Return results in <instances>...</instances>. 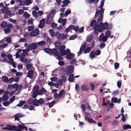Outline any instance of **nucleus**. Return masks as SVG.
I'll return each instance as SVG.
<instances>
[{
	"label": "nucleus",
	"mask_w": 131,
	"mask_h": 131,
	"mask_svg": "<svg viewBox=\"0 0 131 131\" xmlns=\"http://www.w3.org/2000/svg\"><path fill=\"white\" fill-rule=\"evenodd\" d=\"M66 92L65 90H62L60 91L58 94L57 93H54L53 97L57 99L62 100L64 98Z\"/></svg>",
	"instance_id": "nucleus-1"
},
{
	"label": "nucleus",
	"mask_w": 131,
	"mask_h": 131,
	"mask_svg": "<svg viewBox=\"0 0 131 131\" xmlns=\"http://www.w3.org/2000/svg\"><path fill=\"white\" fill-rule=\"evenodd\" d=\"M98 26L100 27L99 29V32H102L104 30H107L108 28V23L106 22L104 24L103 23H100Z\"/></svg>",
	"instance_id": "nucleus-2"
},
{
	"label": "nucleus",
	"mask_w": 131,
	"mask_h": 131,
	"mask_svg": "<svg viewBox=\"0 0 131 131\" xmlns=\"http://www.w3.org/2000/svg\"><path fill=\"white\" fill-rule=\"evenodd\" d=\"M55 35L58 37V39L59 40L66 39L67 37L66 35L64 34H61L59 31L56 32Z\"/></svg>",
	"instance_id": "nucleus-3"
},
{
	"label": "nucleus",
	"mask_w": 131,
	"mask_h": 131,
	"mask_svg": "<svg viewBox=\"0 0 131 131\" xmlns=\"http://www.w3.org/2000/svg\"><path fill=\"white\" fill-rule=\"evenodd\" d=\"M16 128H17V126L10 125L9 124H7L6 126V127L2 128V129L8 130H14L16 131Z\"/></svg>",
	"instance_id": "nucleus-4"
},
{
	"label": "nucleus",
	"mask_w": 131,
	"mask_h": 131,
	"mask_svg": "<svg viewBox=\"0 0 131 131\" xmlns=\"http://www.w3.org/2000/svg\"><path fill=\"white\" fill-rule=\"evenodd\" d=\"M45 99H42V98H40L39 100L35 99V106H36L41 105L44 104L45 101Z\"/></svg>",
	"instance_id": "nucleus-5"
},
{
	"label": "nucleus",
	"mask_w": 131,
	"mask_h": 131,
	"mask_svg": "<svg viewBox=\"0 0 131 131\" xmlns=\"http://www.w3.org/2000/svg\"><path fill=\"white\" fill-rule=\"evenodd\" d=\"M74 66L73 65H70L66 68V73L67 74L69 75L73 72Z\"/></svg>",
	"instance_id": "nucleus-6"
},
{
	"label": "nucleus",
	"mask_w": 131,
	"mask_h": 131,
	"mask_svg": "<svg viewBox=\"0 0 131 131\" xmlns=\"http://www.w3.org/2000/svg\"><path fill=\"white\" fill-rule=\"evenodd\" d=\"M22 51L23 53L21 54V56L20 57V60L21 62H23L24 59L26 56H28L29 55V53H28L24 51L23 50H22Z\"/></svg>",
	"instance_id": "nucleus-7"
},
{
	"label": "nucleus",
	"mask_w": 131,
	"mask_h": 131,
	"mask_svg": "<svg viewBox=\"0 0 131 131\" xmlns=\"http://www.w3.org/2000/svg\"><path fill=\"white\" fill-rule=\"evenodd\" d=\"M81 89L83 91H86L90 90V87L87 84H84L81 85Z\"/></svg>",
	"instance_id": "nucleus-8"
},
{
	"label": "nucleus",
	"mask_w": 131,
	"mask_h": 131,
	"mask_svg": "<svg viewBox=\"0 0 131 131\" xmlns=\"http://www.w3.org/2000/svg\"><path fill=\"white\" fill-rule=\"evenodd\" d=\"M107 37L104 36V34L102 33L100 36L99 40L102 41L103 42H105L107 41Z\"/></svg>",
	"instance_id": "nucleus-9"
},
{
	"label": "nucleus",
	"mask_w": 131,
	"mask_h": 131,
	"mask_svg": "<svg viewBox=\"0 0 131 131\" xmlns=\"http://www.w3.org/2000/svg\"><path fill=\"white\" fill-rule=\"evenodd\" d=\"M39 29L38 28H36L30 33V36L32 37L37 36L39 34Z\"/></svg>",
	"instance_id": "nucleus-10"
},
{
	"label": "nucleus",
	"mask_w": 131,
	"mask_h": 131,
	"mask_svg": "<svg viewBox=\"0 0 131 131\" xmlns=\"http://www.w3.org/2000/svg\"><path fill=\"white\" fill-rule=\"evenodd\" d=\"M59 50V49H57V48H53L51 49L50 51V54L51 53L55 55L56 56V55H58V54H59V52L57 50Z\"/></svg>",
	"instance_id": "nucleus-11"
},
{
	"label": "nucleus",
	"mask_w": 131,
	"mask_h": 131,
	"mask_svg": "<svg viewBox=\"0 0 131 131\" xmlns=\"http://www.w3.org/2000/svg\"><path fill=\"white\" fill-rule=\"evenodd\" d=\"M37 47V44L35 43L31 44L28 46V48H29L31 50L36 49Z\"/></svg>",
	"instance_id": "nucleus-12"
},
{
	"label": "nucleus",
	"mask_w": 131,
	"mask_h": 131,
	"mask_svg": "<svg viewBox=\"0 0 131 131\" xmlns=\"http://www.w3.org/2000/svg\"><path fill=\"white\" fill-rule=\"evenodd\" d=\"M59 52H60V54L61 56H64L65 55H67V53L70 52V50L68 49H66V50H60Z\"/></svg>",
	"instance_id": "nucleus-13"
},
{
	"label": "nucleus",
	"mask_w": 131,
	"mask_h": 131,
	"mask_svg": "<svg viewBox=\"0 0 131 131\" xmlns=\"http://www.w3.org/2000/svg\"><path fill=\"white\" fill-rule=\"evenodd\" d=\"M66 58L68 59H73L75 55L74 54L71 53L70 50V52L67 53V55Z\"/></svg>",
	"instance_id": "nucleus-14"
},
{
	"label": "nucleus",
	"mask_w": 131,
	"mask_h": 131,
	"mask_svg": "<svg viewBox=\"0 0 131 131\" xmlns=\"http://www.w3.org/2000/svg\"><path fill=\"white\" fill-rule=\"evenodd\" d=\"M53 18L52 16H49V15H48L46 20V23L48 24H50L52 21Z\"/></svg>",
	"instance_id": "nucleus-15"
},
{
	"label": "nucleus",
	"mask_w": 131,
	"mask_h": 131,
	"mask_svg": "<svg viewBox=\"0 0 131 131\" xmlns=\"http://www.w3.org/2000/svg\"><path fill=\"white\" fill-rule=\"evenodd\" d=\"M99 28L100 27L98 25H97L95 27H93V29L94 30L93 33L95 35H98Z\"/></svg>",
	"instance_id": "nucleus-16"
},
{
	"label": "nucleus",
	"mask_w": 131,
	"mask_h": 131,
	"mask_svg": "<svg viewBox=\"0 0 131 131\" xmlns=\"http://www.w3.org/2000/svg\"><path fill=\"white\" fill-rule=\"evenodd\" d=\"M39 95H42L43 94H45L47 92V91L43 87H42L41 89L39 90Z\"/></svg>",
	"instance_id": "nucleus-17"
},
{
	"label": "nucleus",
	"mask_w": 131,
	"mask_h": 131,
	"mask_svg": "<svg viewBox=\"0 0 131 131\" xmlns=\"http://www.w3.org/2000/svg\"><path fill=\"white\" fill-rule=\"evenodd\" d=\"M34 70V69L33 70H29L27 76V77L30 79H31L33 77Z\"/></svg>",
	"instance_id": "nucleus-18"
},
{
	"label": "nucleus",
	"mask_w": 131,
	"mask_h": 131,
	"mask_svg": "<svg viewBox=\"0 0 131 131\" xmlns=\"http://www.w3.org/2000/svg\"><path fill=\"white\" fill-rule=\"evenodd\" d=\"M63 4L61 5L62 7H65L68 6V4L70 3V1L69 0H64L62 2Z\"/></svg>",
	"instance_id": "nucleus-19"
},
{
	"label": "nucleus",
	"mask_w": 131,
	"mask_h": 131,
	"mask_svg": "<svg viewBox=\"0 0 131 131\" xmlns=\"http://www.w3.org/2000/svg\"><path fill=\"white\" fill-rule=\"evenodd\" d=\"M35 99L33 100L32 99H30L27 101V104L30 105H33L35 106Z\"/></svg>",
	"instance_id": "nucleus-20"
},
{
	"label": "nucleus",
	"mask_w": 131,
	"mask_h": 131,
	"mask_svg": "<svg viewBox=\"0 0 131 131\" xmlns=\"http://www.w3.org/2000/svg\"><path fill=\"white\" fill-rule=\"evenodd\" d=\"M85 119L87 120L90 123H96V122L93 119L90 118L88 117L85 116Z\"/></svg>",
	"instance_id": "nucleus-21"
},
{
	"label": "nucleus",
	"mask_w": 131,
	"mask_h": 131,
	"mask_svg": "<svg viewBox=\"0 0 131 131\" xmlns=\"http://www.w3.org/2000/svg\"><path fill=\"white\" fill-rule=\"evenodd\" d=\"M122 128L123 129V130H125L128 128L131 129V126L129 124H125L122 126Z\"/></svg>",
	"instance_id": "nucleus-22"
},
{
	"label": "nucleus",
	"mask_w": 131,
	"mask_h": 131,
	"mask_svg": "<svg viewBox=\"0 0 131 131\" xmlns=\"http://www.w3.org/2000/svg\"><path fill=\"white\" fill-rule=\"evenodd\" d=\"M17 126V128H16V131H21L22 129H24L23 126L19 124Z\"/></svg>",
	"instance_id": "nucleus-23"
},
{
	"label": "nucleus",
	"mask_w": 131,
	"mask_h": 131,
	"mask_svg": "<svg viewBox=\"0 0 131 131\" xmlns=\"http://www.w3.org/2000/svg\"><path fill=\"white\" fill-rule=\"evenodd\" d=\"M26 101H20L19 102V104H18L17 106L19 107H21L26 103Z\"/></svg>",
	"instance_id": "nucleus-24"
},
{
	"label": "nucleus",
	"mask_w": 131,
	"mask_h": 131,
	"mask_svg": "<svg viewBox=\"0 0 131 131\" xmlns=\"http://www.w3.org/2000/svg\"><path fill=\"white\" fill-rule=\"evenodd\" d=\"M39 88V86L37 85H35L33 88L32 90V92H39L38 89Z\"/></svg>",
	"instance_id": "nucleus-25"
},
{
	"label": "nucleus",
	"mask_w": 131,
	"mask_h": 131,
	"mask_svg": "<svg viewBox=\"0 0 131 131\" xmlns=\"http://www.w3.org/2000/svg\"><path fill=\"white\" fill-rule=\"evenodd\" d=\"M91 48H90V47H87L86 48L84 49V53L85 54L86 53H89L91 51Z\"/></svg>",
	"instance_id": "nucleus-26"
},
{
	"label": "nucleus",
	"mask_w": 131,
	"mask_h": 131,
	"mask_svg": "<svg viewBox=\"0 0 131 131\" xmlns=\"http://www.w3.org/2000/svg\"><path fill=\"white\" fill-rule=\"evenodd\" d=\"M96 21L95 20H93L91 22L90 25L92 27H94L95 26L97 25H98L97 24H96Z\"/></svg>",
	"instance_id": "nucleus-27"
},
{
	"label": "nucleus",
	"mask_w": 131,
	"mask_h": 131,
	"mask_svg": "<svg viewBox=\"0 0 131 131\" xmlns=\"http://www.w3.org/2000/svg\"><path fill=\"white\" fill-rule=\"evenodd\" d=\"M74 74H71L69 76L68 80L70 82H73V80Z\"/></svg>",
	"instance_id": "nucleus-28"
},
{
	"label": "nucleus",
	"mask_w": 131,
	"mask_h": 131,
	"mask_svg": "<svg viewBox=\"0 0 131 131\" xmlns=\"http://www.w3.org/2000/svg\"><path fill=\"white\" fill-rule=\"evenodd\" d=\"M96 55L95 52L93 50L92 51L90 52V57L92 58H94Z\"/></svg>",
	"instance_id": "nucleus-29"
},
{
	"label": "nucleus",
	"mask_w": 131,
	"mask_h": 131,
	"mask_svg": "<svg viewBox=\"0 0 131 131\" xmlns=\"http://www.w3.org/2000/svg\"><path fill=\"white\" fill-rule=\"evenodd\" d=\"M7 23L5 21H3L1 24V26L2 28H6L7 26Z\"/></svg>",
	"instance_id": "nucleus-30"
},
{
	"label": "nucleus",
	"mask_w": 131,
	"mask_h": 131,
	"mask_svg": "<svg viewBox=\"0 0 131 131\" xmlns=\"http://www.w3.org/2000/svg\"><path fill=\"white\" fill-rule=\"evenodd\" d=\"M103 18V16L102 15H100L97 20V23L98 24H99L100 23H102L101 22L102 21Z\"/></svg>",
	"instance_id": "nucleus-31"
},
{
	"label": "nucleus",
	"mask_w": 131,
	"mask_h": 131,
	"mask_svg": "<svg viewBox=\"0 0 131 131\" xmlns=\"http://www.w3.org/2000/svg\"><path fill=\"white\" fill-rule=\"evenodd\" d=\"M37 45H38L40 46H42L46 44V42L44 41H42L37 42Z\"/></svg>",
	"instance_id": "nucleus-32"
},
{
	"label": "nucleus",
	"mask_w": 131,
	"mask_h": 131,
	"mask_svg": "<svg viewBox=\"0 0 131 131\" xmlns=\"http://www.w3.org/2000/svg\"><path fill=\"white\" fill-rule=\"evenodd\" d=\"M4 8L2 9L1 11L3 13H5L9 9V8L8 7L5 6L3 7Z\"/></svg>",
	"instance_id": "nucleus-33"
},
{
	"label": "nucleus",
	"mask_w": 131,
	"mask_h": 131,
	"mask_svg": "<svg viewBox=\"0 0 131 131\" xmlns=\"http://www.w3.org/2000/svg\"><path fill=\"white\" fill-rule=\"evenodd\" d=\"M32 97L34 99L36 98L38 95H39V92H32Z\"/></svg>",
	"instance_id": "nucleus-34"
},
{
	"label": "nucleus",
	"mask_w": 131,
	"mask_h": 131,
	"mask_svg": "<svg viewBox=\"0 0 131 131\" xmlns=\"http://www.w3.org/2000/svg\"><path fill=\"white\" fill-rule=\"evenodd\" d=\"M3 81L4 82L7 83L8 80V78L7 76H3L2 78Z\"/></svg>",
	"instance_id": "nucleus-35"
},
{
	"label": "nucleus",
	"mask_w": 131,
	"mask_h": 131,
	"mask_svg": "<svg viewBox=\"0 0 131 131\" xmlns=\"http://www.w3.org/2000/svg\"><path fill=\"white\" fill-rule=\"evenodd\" d=\"M55 102L56 101H53L50 103L49 102L46 104V105H48L49 107H51L53 106Z\"/></svg>",
	"instance_id": "nucleus-36"
},
{
	"label": "nucleus",
	"mask_w": 131,
	"mask_h": 131,
	"mask_svg": "<svg viewBox=\"0 0 131 131\" xmlns=\"http://www.w3.org/2000/svg\"><path fill=\"white\" fill-rule=\"evenodd\" d=\"M71 11L70 9L69 8H68L66 11L65 12V16L66 17L69 14L71 13Z\"/></svg>",
	"instance_id": "nucleus-37"
},
{
	"label": "nucleus",
	"mask_w": 131,
	"mask_h": 131,
	"mask_svg": "<svg viewBox=\"0 0 131 131\" xmlns=\"http://www.w3.org/2000/svg\"><path fill=\"white\" fill-rule=\"evenodd\" d=\"M49 32L51 37H53L54 36V33L52 29H50Z\"/></svg>",
	"instance_id": "nucleus-38"
},
{
	"label": "nucleus",
	"mask_w": 131,
	"mask_h": 131,
	"mask_svg": "<svg viewBox=\"0 0 131 131\" xmlns=\"http://www.w3.org/2000/svg\"><path fill=\"white\" fill-rule=\"evenodd\" d=\"M86 42H85L83 44H82L81 46L80 49L82 50V49H83L84 50V49H85V48L86 46Z\"/></svg>",
	"instance_id": "nucleus-39"
},
{
	"label": "nucleus",
	"mask_w": 131,
	"mask_h": 131,
	"mask_svg": "<svg viewBox=\"0 0 131 131\" xmlns=\"http://www.w3.org/2000/svg\"><path fill=\"white\" fill-rule=\"evenodd\" d=\"M90 86L91 91H93L94 90L95 86L94 84L93 83L91 82L90 83Z\"/></svg>",
	"instance_id": "nucleus-40"
},
{
	"label": "nucleus",
	"mask_w": 131,
	"mask_h": 131,
	"mask_svg": "<svg viewBox=\"0 0 131 131\" xmlns=\"http://www.w3.org/2000/svg\"><path fill=\"white\" fill-rule=\"evenodd\" d=\"M75 91L77 92H79L80 89V86L79 84H76L75 87Z\"/></svg>",
	"instance_id": "nucleus-41"
},
{
	"label": "nucleus",
	"mask_w": 131,
	"mask_h": 131,
	"mask_svg": "<svg viewBox=\"0 0 131 131\" xmlns=\"http://www.w3.org/2000/svg\"><path fill=\"white\" fill-rule=\"evenodd\" d=\"M122 81L121 80H119L117 82V85L118 86V87L119 88H120L121 85H122Z\"/></svg>",
	"instance_id": "nucleus-42"
},
{
	"label": "nucleus",
	"mask_w": 131,
	"mask_h": 131,
	"mask_svg": "<svg viewBox=\"0 0 131 131\" xmlns=\"http://www.w3.org/2000/svg\"><path fill=\"white\" fill-rule=\"evenodd\" d=\"M58 55H56V56L57 57V59L59 60H63V58L61 56L60 53V52H59V54H58Z\"/></svg>",
	"instance_id": "nucleus-43"
},
{
	"label": "nucleus",
	"mask_w": 131,
	"mask_h": 131,
	"mask_svg": "<svg viewBox=\"0 0 131 131\" xmlns=\"http://www.w3.org/2000/svg\"><path fill=\"white\" fill-rule=\"evenodd\" d=\"M105 36L107 37V38H109L110 36V32L109 30L106 31L105 32Z\"/></svg>",
	"instance_id": "nucleus-44"
},
{
	"label": "nucleus",
	"mask_w": 131,
	"mask_h": 131,
	"mask_svg": "<svg viewBox=\"0 0 131 131\" xmlns=\"http://www.w3.org/2000/svg\"><path fill=\"white\" fill-rule=\"evenodd\" d=\"M92 39V36H88L86 38V41L87 42H90L91 41Z\"/></svg>",
	"instance_id": "nucleus-45"
},
{
	"label": "nucleus",
	"mask_w": 131,
	"mask_h": 131,
	"mask_svg": "<svg viewBox=\"0 0 131 131\" xmlns=\"http://www.w3.org/2000/svg\"><path fill=\"white\" fill-rule=\"evenodd\" d=\"M112 101L114 103H116L118 102V99L117 98L112 97L111 99Z\"/></svg>",
	"instance_id": "nucleus-46"
},
{
	"label": "nucleus",
	"mask_w": 131,
	"mask_h": 131,
	"mask_svg": "<svg viewBox=\"0 0 131 131\" xmlns=\"http://www.w3.org/2000/svg\"><path fill=\"white\" fill-rule=\"evenodd\" d=\"M8 95H4L2 96L3 100V101H6L8 98Z\"/></svg>",
	"instance_id": "nucleus-47"
},
{
	"label": "nucleus",
	"mask_w": 131,
	"mask_h": 131,
	"mask_svg": "<svg viewBox=\"0 0 131 131\" xmlns=\"http://www.w3.org/2000/svg\"><path fill=\"white\" fill-rule=\"evenodd\" d=\"M56 10L55 9H52L51 10V12L48 14L49 16H52V15H53L55 14Z\"/></svg>",
	"instance_id": "nucleus-48"
},
{
	"label": "nucleus",
	"mask_w": 131,
	"mask_h": 131,
	"mask_svg": "<svg viewBox=\"0 0 131 131\" xmlns=\"http://www.w3.org/2000/svg\"><path fill=\"white\" fill-rule=\"evenodd\" d=\"M32 14L35 17H38V15L37 12L36 11H33L32 12Z\"/></svg>",
	"instance_id": "nucleus-49"
},
{
	"label": "nucleus",
	"mask_w": 131,
	"mask_h": 131,
	"mask_svg": "<svg viewBox=\"0 0 131 131\" xmlns=\"http://www.w3.org/2000/svg\"><path fill=\"white\" fill-rule=\"evenodd\" d=\"M114 67L116 69H118L119 67V63L117 62H115L114 64Z\"/></svg>",
	"instance_id": "nucleus-50"
},
{
	"label": "nucleus",
	"mask_w": 131,
	"mask_h": 131,
	"mask_svg": "<svg viewBox=\"0 0 131 131\" xmlns=\"http://www.w3.org/2000/svg\"><path fill=\"white\" fill-rule=\"evenodd\" d=\"M4 30L5 33L7 34L10 32V29L7 28H5Z\"/></svg>",
	"instance_id": "nucleus-51"
},
{
	"label": "nucleus",
	"mask_w": 131,
	"mask_h": 131,
	"mask_svg": "<svg viewBox=\"0 0 131 131\" xmlns=\"http://www.w3.org/2000/svg\"><path fill=\"white\" fill-rule=\"evenodd\" d=\"M51 49H49L48 48H45L44 49V51L50 54Z\"/></svg>",
	"instance_id": "nucleus-52"
},
{
	"label": "nucleus",
	"mask_w": 131,
	"mask_h": 131,
	"mask_svg": "<svg viewBox=\"0 0 131 131\" xmlns=\"http://www.w3.org/2000/svg\"><path fill=\"white\" fill-rule=\"evenodd\" d=\"M51 26L53 29H56L57 27V24L53 22L51 24Z\"/></svg>",
	"instance_id": "nucleus-53"
},
{
	"label": "nucleus",
	"mask_w": 131,
	"mask_h": 131,
	"mask_svg": "<svg viewBox=\"0 0 131 131\" xmlns=\"http://www.w3.org/2000/svg\"><path fill=\"white\" fill-rule=\"evenodd\" d=\"M13 25L10 24V23H8V24H7V26H6V27H7V28L10 29V28H12L13 27Z\"/></svg>",
	"instance_id": "nucleus-54"
},
{
	"label": "nucleus",
	"mask_w": 131,
	"mask_h": 131,
	"mask_svg": "<svg viewBox=\"0 0 131 131\" xmlns=\"http://www.w3.org/2000/svg\"><path fill=\"white\" fill-rule=\"evenodd\" d=\"M20 78L18 77H15V78H14V81L16 82H18L20 81Z\"/></svg>",
	"instance_id": "nucleus-55"
},
{
	"label": "nucleus",
	"mask_w": 131,
	"mask_h": 131,
	"mask_svg": "<svg viewBox=\"0 0 131 131\" xmlns=\"http://www.w3.org/2000/svg\"><path fill=\"white\" fill-rule=\"evenodd\" d=\"M95 44V42L94 41H92L91 44V49H92L94 47Z\"/></svg>",
	"instance_id": "nucleus-56"
},
{
	"label": "nucleus",
	"mask_w": 131,
	"mask_h": 131,
	"mask_svg": "<svg viewBox=\"0 0 131 131\" xmlns=\"http://www.w3.org/2000/svg\"><path fill=\"white\" fill-rule=\"evenodd\" d=\"M15 96H14L13 97H12L10 99H9V101H10V103H12L15 100Z\"/></svg>",
	"instance_id": "nucleus-57"
},
{
	"label": "nucleus",
	"mask_w": 131,
	"mask_h": 131,
	"mask_svg": "<svg viewBox=\"0 0 131 131\" xmlns=\"http://www.w3.org/2000/svg\"><path fill=\"white\" fill-rule=\"evenodd\" d=\"M10 102L9 101H7L4 103L3 105L5 106H7L10 104Z\"/></svg>",
	"instance_id": "nucleus-58"
},
{
	"label": "nucleus",
	"mask_w": 131,
	"mask_h": 131,
	"mask_svg": "<svg viewBox=\"0 0 131 131\" xmlns=\"http://www.w3.org/2000/svg\"><path fill=\"white\" fill-rule=\"evenodd\" d=\"M14 78L12 77L10 78L9 79H8V83H12V82L14 81Z\"/></svg>",
	"instance_id": "nucleus-59"
},
{
	"label": "nucleus",
	"mask_w": 131,
	"mask_h": 131,
	"mask_svg": "<svg viewBox=\"0 0 131 131\" xmlns=\"http://www.w3.org/2000/svg\"><path fill=\"white\" fill-rule=\"evenodd\" d=\"M105 1V0H102L101 1V5L100 6V8H103V7L104 5Z\"/></svg>",
	"instance_id": "nucleus-60"
},
{
	"label": "nucleus",
	"mask_w": 131,
	"mask_h": 131,
	"mask_svg": "<svg viewBox=\"0 0 131 131\" xmlns=\"http://www.w3.org/2000/svg\"><path fill=\"white\" fill-rule=\"evenodd\" d=\"M105 46V43L103 42L101 43L100 44V47L101 49L104 48Z\"/></svg>",
	"instance_id": "nucleus-61"
},
{
	"label": "nucleus",
	"mask_w": 131,
	"mask_h": 131,
	"mask_svg": "<svg viewBox=\"0 0 131 131\" xmlns=\"http://www.w3.org/2000/svg\"><path fill=\"white\" fill-rule=\"evenodd\" d=\"M95 52L96 55L97 56L99 55L101 53V51L99 50H96Z\"/></svg>",
	"instance_id": "nucleus-62"
},
{
	"label": "nucleus",
	"mask_w": 131,
	"mask_h": 131,
	"mask_svg": "<svg viewBox=\"0 0 131 131\" xmlns=\"http://www.w3.org/2000/svg\"><path fill=\"white\" fill-rule=\"evenodd\" d=\"M77 37V36L76 35H74L71 36L70 38V40H74Z\"/></svg>",
	"instance_id": "nucleus-63"
},
{
	"label": "nucleus",
	"mask_w": 131,
	"mask_h": 131,
	"mask_svg": "<svg viewBox=\"0 0 131 131\" xmlns=\"http://www.w3.org/2000/svg\"><path fill=\"white\" fill-rule=\"evenodd\" d=\"M64 64L65 63L63 61H59L58 62V64L61 66H63Z\"/></svg>",
	"instance_id": "nucleus-64"
}]
</instances>
